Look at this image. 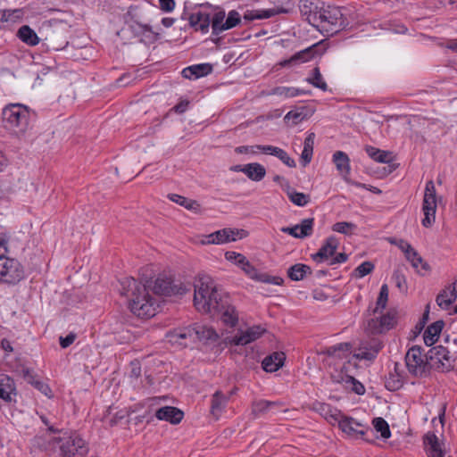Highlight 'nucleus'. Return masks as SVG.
Listing matches in <instances>:
<instances>
[{"label":"nucleus","instance_id":"1","mask_svg":"<svg viewBox=\"0 0 457 457\" xmlns=\"http://www.w3.org/2000/svg\"><path fill=\"white\" fill-rule=\"evenodd\" d=\"M194 287V304L199 312L220 314L222 322L231 328L237 324L236 308L228 303V296L222 295L210 276L199 274Z\"/></svg>","mask_w":457,"mask_h":457},{"label":"nucleus","instance_id":"2","mask_svg":"<svg viewBox=\"0 0 457 457\" xmlns=\"http://www.w3.org/2000/svg\"><path fill=\"white\" fill-rule=\"evenodd\" d=\"M120 284V295L128 298L129 307L135 315L139 318H151L155 315L158 304L145 284L131 277L122 278Z\"/></svg>","mask_w":457,"mask_h":457},{"label":"nucleus","instance_id":"3","mask_svg":"<svg viewBox=\"0 0 457 457\" xmlns=\"http://www.w3.org/2000/svg\"><path fill=\"white\" fill-rule=\"evenodd\" d=\"M34 442L45 450L59 449L60 457H84L88 453L87 443L77 433H65L62 436H54L47 442H43L41 436H35Z\"/></svg>","mask_w":457,"mask_h":457},{"label":"nucleus","instance_id":"4","mask_svg":"<svg viewBox=\"0 0 457 457\" xmlns=\"http://www.w3.org/2000/svg\"><path fill=\"white\" fill-rule=\"evenodd\" d=\"M3 120L5 127L16 132H24L29 127L30 112L26 105L11 104L4 108Z\"/></svg>","mask_w":457,"mask_h":457},{"label":"nucleus","instance_id":"5","mask_svg":"<svg viewBox=\"0 0 457 457\" xmlns=\"http://www.w3.org/2000/svg\"><path fill=\"white\" fill-rule=\"evenodd\" d=\"M344 22L343 13L338 7L324 4L313 26L327 33L334 34L341 29Z\"/></svg>","mask_w":457,"mask_h":457},{"label":"nucleus","instance_id":"6","mask_svg":"<svg viewBox=\"0 0 457 457\" xmlns=\"http://www.w3.org/2000/svg\"><path fill=\"white\" fill-rule=\"evenodd\" d=\"M405 364L408 371L416 378L427 377L430 372V364L428 359H422V349L420 346L411 347L405 355Z\"/></svg>","mask_w":457,"mask_h":457},{"label":"nucleus","instance_id":"7","mask_svg":"<svg viewBox=\"0 0 457 457\" xmlns=\"http://www.w3.org/2000/svg\"><path fill=\"white\" fill-rule=\"evenodd\" d=\"M190 289L179 280L166 275H160L154 282L153 291L155 295L171 296L183 295Z\"/></svg>","mask_w":457,"mask_h":457},{"label":"nucleus","instance_id":"8","mask_svg":"<svg viewBox=\"0 0 457 457\" xmlns=\"http://www.w3.org/2000/svg\"><path fill=\"white\" fill-rule=\"evenodd\" d=\"M337 424L339 428L350 436H360L366 441H373V429L368 426H364L352 417L342 414Z\"/></svg>","mask_w":457,"mask_h":457},{"label":"nucleus","instance_id":"9","mask_svg":"<svg viewBox=\"0 0 457 457\" xmlns=\"http://www.w3.org/2000/svg\"><path fill=\"white\" fill-rule=\"evenodd\" d=\"M23 277L24 270L21 263L15 259L2 256L0 253V281L16 284Z\"/></svg>","mask_w":457,"mask_h":457},{"label":"nucleus","instance_id":"10","mask_svg":"<svg viewBox=\"0 0 457 457\" xmlns=\"http://www.w3.org/2000/svg\"><path fill=\"white\" fill-rule=\"evenodd\" d=\"M219 337L218 334L214 329L211 328H205L198 326L196 328H187L183 329L175 330L171 335V340L174 343H178L181 345H187V343L182 340L190 338H199L207 340H216Z\"/></svg>","mask_w":457,"mask_h":457},{"label":"nucleus","instance_id":"11","mask_svg":"<svg viewBox=\"0 0 457 457\" xmlns=\"http://www.w3.org/2000/svg\"><path fill=\"white\" fill-rule=\"evenodd\" d=\"M426 358L429 361L431 369L445 372L453 368L454 359L450 355L448 349L443 345H436L429 349Z\"/></svg>","mask_w":457,"mask_h":457},{"label":"nucleus","instance_id":"12","mask_svg":"<svg viewBox=\"0 0 457 457\" xmlns=\"http://www.w3.org/2000/svg\"><path fill=\"white\" fill-rule=\"evenodd\" d=\"M422 211L424 218L421 220V224L425 228H430L435 222L436 211V187L432 180L426 183Z\"/></svg>","mask_w":457,"mask_h":457},{"label":"nucleus","instance_id":"13","mask_svg":"<svg viewBox=\"0 0 457 457\" xmlns=\"http://www.w3.org/2000/svg\"><path fill=\"white\" fill-rule=\"evenodd\" d=\"M396 324V312L389 311L380 317L368 320L366 331L371 335L385 334Z\"/></svg>","mask_w":457,"mask_h":457},{"label":"nucleus","instance_id":"14","mask_svg":"<svg viewBox=\"0 0 457 457\" xmlns=\"http://www.w3.org/2000/svg\"><path fill=\"white\" fill-rule=\"evenodd\" d=\"M240 233H245V230L229 228H222L205 236L202 240V244L221 245L228 242H234L237 240V237Z\"/></svg>","mask_w":457,"mask_h":457},{"label":"nucleus","instance_id":"15","mask_svg":"<svg viewBox=\"0 0 457 457\" xmlns=\"http://www.w3.org/2000/svg\"><path fill=\"white\" fill-rule=\"evenodd\" d=\"M383 347V341L376 337L370 338L361 343L356 357L361 360L373 361Z\"/></svg>","mask_w":457,"mask_h":457},{"label":"nucleus","instance_id":"16","mask_svg":"<svg viewBox=\"0 0 457 457\" xmlns=\"http://www.w3.org/2000/svg\"><path fill=\"white\" fill-rule=\"evenodd\" d=\"M338 246V239L335 236H330L325 240L319 251L312 254V259L317 263L323 262L335 255Z\"/></svg>","mask_w":457,"mask_h":457},{"label":"nucleus","instance_id":"17","mask_svg":"<svg viewBox=\"0 0 457 457\" xmlns=\"http://www.w3.org/2000/svg\"><path fill=\"white\" fill-rule=\"evenodd\" d=\"M324 3L320 0H300L299 9L306 21L313 26L317 22V16L320 14Z\"/></svg>","mask_w":457,"mask_h":457},{"label":"nucleus","instance_id":"18","mask_svg":"<svg viewBox=\"0 0 457 457\" xmlns=\"http://www.w3.org/2000/svg\"><path fill=\"white\" fill-rule=\"evenodd\" d=\"M189 25L195 31L207 33L211 25V13L204 10L198 9L191 12L187 17Z\"/></svg>","mask_w":457,"mask_h":457},{"label":"nucleus","instance_id":"19","mask_svg":"<svg viewBox=\"0 0 457 457\" xmlns=\"http://www.w3.org/2000/svg\"><path fill=\"white\" fill-rule=\"evenodd\" d=\"M313 218L304 219L300 224L294 227H283L281 231L283 233L289 234L295 238H304L312 234L313 231Z\"/></svg>","mask_w":457,"mask_h":457},{"label":"nucleus","instance_id":"20","mask_svg":"<svg viewBox=\"0 0 457 457\" xmlns=\"http://www.w3.org/2000/svg\"><path fill=\"white\" fill-rule=\"evenodd\" d=\"M16 386L13 378L7 375H0V398L7 403H16Z\"/></svg>","mask_w":457,"mask_h":457},{"label":"nucleus","instance_id":"21","mask_svg":"<svg viewBox=\"0 0 457 457\" xmlns=\"http://www.w3.org/2000/svg\"><path fill=\"white\" fill-rule=\"evenodd\" d=\"M264 331L265 329L262 328L260 326H254L242 332L239 336H234L227 339L230 345H245L259 338Z\"/></svg>","mask_w":457,"mask_h":457},{"label":"nucleus","instance_id":"22","mask_svg":"<svg viewBox=\"0 0 457 457\" xmlns=\"http://www.w3.org/2000/svg\"><path fill=\"white\" fill-rule=\"evenodd\" d=\"M312 409L320 414L331 425L337 423L343 414L340 410L325 403L316 402L313 403Z\"/></svg>","mask_w":457,"mask_h":457},{"label":"nucleus","instance_id":"23","mask_svg":"<svg viewBox=\"0 0 457 457\" xmlns=\"http://www.w3.org/2000/svg\"><path fill=\"white\" fill-rule=\"evenodd\" d=\"M442 445L443 443L434 433H428L424 436L425 451L428 457H445Z\"/></svg>","mask_w":457,"mask_h":457},{"label":"nucleus","instance_id":"24","mask_svg":"<svg viewBox=\"0 0 457 457\" xmlns=\"http://www.w3.org/2000/svg\"><path fill=\"white\" fill-rule=\"evenodd\" d=\"M155 417L160 420L179 424L184 417V412L173 406H164L156 411Z\"/></svg>","mask_w":457,"mask_h":457},{"label":"nucleus","instance_id":"25","mask_svg":"<svg viewBox=\"0 0 457 457\" xmlns=\"http://www.w3.org/2000/svg\"><path fill=\"white\" fill-rule=\"evenodd\" d=\"M317 54V45H313L302 51L297 52L289 59L281 61L279 65L282 67L290 66L297 62H305L312 60Z\"/></svg>","mask_w":457,"mask_h":457},{"label":"nucleus","instance_id":"26","mask_svg":"<svg viewBox=\"0 0 457 457\" xmlns=\"http://www.w3.org/2000/svg\"><path fill=\"white\" fill-rule=\"evenodd\" d=\"M260 151L263 154H270L278 158L284 164L290 168L295 167L296 163L294 159H292L288 154L283 150L282 148L265 145H258L257 146Z\"/></svg>","mask_w":457,"mask_h":457},{"label":"nucleus","instance_id":"27","mask_svg":"<svg viewBox=\"0 0 457 457\" xmlns=\"http://www.w3.org/2000/svg\"><path fill=\"white\" fill-rule=\"evenodd\" d=\"M286 355L283 352H274L263 359L262 365L265 371L275 372L284 365Z\"/></svg>","mask_w":457,"mask_h":457},{"label":"nucleus","instance_id":"28","mask_svg":"<svg viewBox=\"0 0 457 457\" xmlns=\"http://www.w3.org/2000/svg\"><path fill=\"white\" fill-rule=\"evenodd\" d=\"M287 10L280 7V8H270L266 10H250L246 11L244 14V20L251 21L253 20H262L268 19L273 17L279 13H287Z\"/></svg>","mask_w":457,"mask_h":457},{"label":"nucleus","instance_id":"29","mask_svg":"<svg viewBox=\"0 0 457 457\" xmlns=\"http://www.w3.org/2000/svg\"><path fill=\"white\" fill-rule=\"evenodd\" d=\"M444 326V320H440L433 322L426 328L423 335V339L426 345L431 346L438 340Z\"/></svg>","mask_w":457,"mask_h":457},{"label":"nucleus","instance_id":"30","mask_svg":"<svg viewBox=\"0 0 457 457\" xmlns=\"http://www.w3.org/2000/svg\"><path fill=\"white\" fill-rule=\"evenodd\" d=\"M212 71V68L209 63H201L185 68L182 71V76L185 79H195L208 75Z\"/></svg>","mask_w":457,"mask_h":457},{"label":"nucleus","instance_id":"31","mask_svg":"<svg viewBox=\"0 0 457 457\" xmlns=\"http://www.w3.org/2000/svg\"><path fill=\"white\" fill-rule=\"evenodd\" d=\"M228 396L225 395L221 391H216L212 397L211 413L213 417L218 419L222 411L225 410Z\"/></svg>","mask_w":457,"mask_h":457},{"label":"nucleus","instance_id":"32","mask_svg":"<svg viewBox=\"0 0 457 457\" xmlns=\"http://www.w3.org/2000/svg\"><path fill=\"white\" fill-rule=\"evenodd\" d=\"M332 378L334 382L351 384L353 386L352 391L359 395H362L365 393L364 386L352 376L340 372L337 376L333 375Z\"/></svg>","mask_w":457,"mask_h":457},{"label":"nucleus","instance_id":"33","mask_svg":"<svg viewBox=\"0 0 457 457\" xmlns=\"http://www.w3.org/2000/svg\"><path fill=\"white\" fill-rule=\"evenodd\" d=\"M132 31L137 36H144L150 42H154L159 38V33L153 30L152 27L148 24H142L138 21H133L130 25Z\"/></svg>","mask_w":457,"mask_h":457},{"label":"nucleus","instance_id":"34","mask_svg":"<svg viewBox=\"0 0 457 457\" xmlns=\"http://www.w3.org/2000/svg\"><path fill=\"white\" fill-rule=\"evenodd\" d=\"M333 162L337 170L344 176L350 174V159L348 155L343 151H337L333 154Z\"/></svg>","mask_w":457,"mask_h":457},{"label":"nucleus","instance_id":"35","mask_svg":"<svg viewBox=\"0 0 457 457\" xmlns=\"http://www.w3.org/2000/svg\"><path fill=\"white\" fill-rule=\"evenodd\" d=\"M244 173L253 181H261L266 175L265 168L257 162L244 165Z\"/></svg>","mask_w":457,"mask_h":457},{"label":"nucleus","instance_id":"36","mask_svg":"<svg viewBox=\"0 0 457 457\" xmlns=\"http://www.w3.org/2000/svg\"><path fill=\"white\" fill-rule=\"evenodd\" d=\"M314 140L315 134L313 132L309 133L304 139L303 149L301 154V162L304 167L307 164H309L312 161L313 154Z\"/></svg>","mask_w":457,"mask_h":457},{"label":"nucleus","instance_id":"37","mask_svg":"<svg viewBox=\"0 0 457 457\" xmlns=\"http://www.w3.org/2000/svg\"><path fill=\"white\" fill-rule=\"evenodd\" d=\"M308 274H312V269L303 263L292 265L287 270V276L293 281L303 280Z\"/></svg>","mask_w":457,"mask_h":457},{"label":"nucleus","instance_id":"38","mask_svg":"<svg viewBox=\"0 0 457 457\" xmlns=\"http://www.w3.org/2000/svg\"><path fill=\"white\" fill-rule=\"evenodd\" d=\"M17 37L25 44L34 46L39 43L37 33L28 25L21 26L17 31Z\"/></svg>","mask_w":457,"mask_h":457},{"label":"nucleus","instance_id":"39","mask_svg":"<svg viewBox=\"0 0 457 457\" xmlns=\"http://www.w3.org/2000/svg\"><path fill=\"white\" fill-rule=\"evenodd\" d=\"M284 190L287 192L289 200L297 206H305L310 202L309 195L295 191L290 187L288 182L286 183Z\"/></svg>","mask_w":457,"mask_h":457},{"label":"nucleus","instance_id":"40","mask_svg":"<svg viewBox=\"0 0 457 457\" xmlns=\"http://www.w3.org/2000/svg\"><path fill=\"white\" fill-rule=\"evenodd\" d=\"M366 152L368 155L374 161L380 163H388L392 161L391 153L382 151L373 146H367Z\"/></svg>","mask_w":457,"mask_h":457},{"label":"nucleus","instance_id":"41","mask_svg":"<svg viewBox=\"0 0 457 457\" xmlns=\"http://www.w3.org/2000/svg\"><path fill=\"white\" fill-rule=\"evenodd\" d=\"M168 198L170 201L185 207L187 210L197 211L200 207L199 204L196 201L187 199L180 195L170 194L168 195Z\"/></svg>","mask_w":457,"mask_h":457},{"label":"nucleus","instance_id":"42","mask_svg":"<svg viewBox=\"0 0 457 457\" xmlns=\"http://www.w3.org/2000/svg\"><path fill=\"white\" fill-rule=\"evenodd\" d=\"M225 11L219 10L216 11L213 14H211V24L212 29V34L218 36L222 32V25L225 22Z\"/></svg>","mask_w":457,"mask_h":457},{"label":"nucleus","instance_id":"43","mask_svg":"<svg viewBox=\"0 0 457 457\" xmlns=\"http://www.w3.org/2000/svg\"><path fill=\"white\" fill-rule=\"evenodd\" d=\"M405 258L407 259V261L411 262V266L419 272L420 270L418 269L420 265L421 267V270H429V265L426 262H424L422 257L418 253V252L414 248H412L411 251L408 252V253L405 255Z\"/></svg>","mask_w":457,"mask_h":457},{"label":"nucleus","instance_id":"44","mask_svg":"<svg viewBox=\"0 0 457 457\" xmlns=\"http://www.w3.org/2000/svg\"><path fill=\"white\" fill-rule=\"evenodd\" d=\"M306 81L322 91H327L328 89V85L324 81L319 67H315L312 71V76L307 78Z\"/></svg>","mask_w":457,"mask_h":457},{"label":"nucleus","instance_id":"45","mask_svg":"<svg viewBox=\"0 0 457 457\" xmlns=\"http://www.w3.org/2000/svg\"><path fill=\"white\" fill-rule=\"evenodd\" d=\"M305 93L306 92L302 89L292 87H276L271 90L270 94L285 97H294Z\"/></svg>","mask_w":457,"mask_h":457},{"label":"nucleus","instance_id":"46","mask_svg":"<svg viewBox=\"0 0 457 457\" xmlns=\"http://www.w3.org/2000/svg\"><path fill=\"white\" fill-rule=\"evenodd\" d=\"M275 405V402L265 400L254 402L252 405V413L254 415V417H258L263 413H266L271 407Z\"/></svg>","mask_w":457,"mask_h":457},{"label":"nucleus","instance_id":"47","mask_svg":"<svg viewBox=\"0 0 457 457\" xmlns=\"http://www.w3.org/2000/svg\"><path fill=\"white\" fill-rule=\"evenodd\" d=\"M403 383L400 374H395L389 372L388 376L386 377L385 386L389 391H396L403 386Z\"/></svg>","mask_w":457,"mask_h":457},{"label":"nucleus","instance_id":"48","mask_svg":"<svg viewBox=\"0 0 457 457\" xmlns=\"http://www.w3.org/2000/svg\"><path fill=\"white\" fill-rule=\"evenodd\" d=\"M388 301V287L386 284H383L380 287L379 295L377 299L376 307L372 310V313L376 314L378 310L385 309Z\"/></svg>","mask_w":457,"mask_h":457},{"label":"nucleus","instance_id":"49","mask_svg":"<svg viewBox=\"0 0 457 457\" xmlns=\"http://www.w3.org/2000/svg\"><path fill=\"white\" fill-rule=\"evenodd\" d=\"M372 424L374 426V428L377 432H380L381 436L384 439H387L391 436V432L389 429V426L387 422L383 418H375L372 421Z\"/></svg>","mask_w":457,"mask_h":457},{"label":"nucleus","instance_id":"50","mask_svg":"<svg viewBox=\"0 0 457 457\" xmlns=\"http://www.w3.org/2000/svg\"><path fill=\"white\" fill-rule=\"evenodd\" d=\"M451 299V287L449 286L445 287L443 290L439 292L436 295V302L437 305L443 310H447L451 304H448V301Z\"/></svg>","mask_w":457,"mask_h":457},{"label":"nucleus","instance_id":"51","mask_svg":"<svg viewBox=\"0 0 457 457\" xmlns=\"http://www.w3.org/2000/svg\"><path fill=\"white\" fill-rule=\"evenodd\" d=\"M241 21L240 15L237 11H230L228 17L225 18V22L222 25V32L236 27Z\"/></svg>","mask_w":457,"mask_h":457},{"label":"nucleus","instance_id":"52","mask_svg":"<svg viewBox=\"0 0 457 457\" xmlns=\"http://www.w3.org/2000/svg\"><path fill=\"white\" fill-rule=\"evenodd\" d=\"M392 279L395 282L396 287L402 293H406L408 289L405 276L401 272L400 270H395L393 273Z\"/></svg>","mask_w":457,"mask_h":457},{"label":"nucleus","instance_id":"53","mask_svg":"<svg viewBox=\"0 0 457 457\" xmlns=\"http://www.w3.org/2000/svg\"><path fill=\"white\" fill-rule=\"evenodd\" d=\"M356 228V225L352 222L340 221L333 225L332 230L344 235H351L352 231Z\"/></svg>","mask_w":457,"mask_h":457},{"label":"nucleus","instance_id":"54","mask_svg":"<svg viewBox=\"0 0 457 457\" xmlns=\"http://www.w3.org/2000/svg\"><path fill=\"white\" fill-rule=\"evenodd\" d=\"M373 270L374 264L371 262H364L353 270V273L356 278H361L371 273Z\"/></svg>","mask_w":457,"mask_h":457},{"label":"nucleus","instance_id":"55","mask_svg":"<svg viewBox=\"0 0 457 457\" xmlns=\"http://www.w3.org/2000/svg\"><path fill=\"white\" fill-rule=\"evenodd\" d=\"M255 279L263 283L273 284L278 286L282 285L284 282V279L282 278L270 276L267 273H258Z\"/></svg>","mask_w":457,"mask_h":457},{"label":"nucleus","instance_id":"56","mask_svg":"<svg viewBox=\"0 0 457 457\" xmlns=\"http://www.w3.org/2000/svg\"><path fill=\"white\" fill-rule=\"evenodd\" d=\"M225 257L228 261L233 262L235 264L238 265L239 267L243 264L246 263V257L243 255L242 253H236L233 251H228L225 253Z\"/></svg>","mask_w":457,"mask_h":457},{"label":"nucleus","instance_id":"57","mask_svg":"<svg viewBox=\"0 0 457 457\" xmlns=\"http://www.w3.org/2000/svg\"><path fill=\"white\" fill-rule=\"evenodd\" d=\"M34 387L37 390H38L40 393H42L44 395L48 397L49 399L54 397V394H53L52 389L50 388L48 384H46V382H44L42 380H39L37 383H36Z\"/></svg>","mask_w":457,"mask_h":457},{"label":"nucleus","instance_id":"58","mask_svg":"<svg viewBox=\"0 0 457 457\" xmlns=\"http://www.w3.org/2000/svg\"><path fill=\"white\" fill-rule=\"evenodd\" d=\"M23 378L33 386L40 380L37 375L29 369L23 370Z\"/></svg>","mask_w":457,"mask_h":457},{"label":"nucleus","instance_id":"59","mask_svg":"<svg viewBox=\"0 0 457 457\" xmlns=\"http://www.w3.org/2000/svg\"><path fill=\"white\" fill-rule=\"evenodd\" d=\"M241 269L248 275L251 278H256L258 270L246 260V263L240 266Z\"/></svg>","mask_w":457,"mask_h":457},{"label":"nucleus","instance_id":"60","mask_svg":"<svg viewBox=\"0 0 457 457\" xmlns=\"http://www.w3.org/2000/svg\"><path fill=\"white\" fill-rule=\"evenodd\" d=\"M336 350L337 353H340L343 355V357H345L352 349V345L350 343H339L337 345H335Z\"/></svg>","mask_w":457,"mask_h":457},{"label":"nucleus","instance_id":"61","mask_svg":"<svg viewBox=\"0 0 457 457\" xmlns=\"http://www.w3.org/2000/svg\"><path fill=\"white\" fill-rule=\"evenodd\" d=\"M76 334L75 333H70L69 335H67L65 337H60V345L62 347V348H67L69 347L71 345L73 344V342L75 341L76 339Z\"/></svg>","mask_w":457,"mask_h":457},{"label":"nucleus","instance_id":"62","mask_svg":"<svg viewBox=\"0 0 457 457\" xmlns=\"http://www.w3.org/2000/svg\"><path fill=\"white\" fill-rule=\"evenodd\" d=\"M258 145H250V146L249 145L237 146L235 149V152L237 154H249V153L255 154L256 150H259L258 147H257Z\"/></svg>","mask_w":457,"mask_h":457},{"label":"nucleus","instance_id":"63","mask_svg":"<svg viewBox=\"0 0 457 457\" xmlns=\"http://www.w3.org/2000/svg\"><path fill=\"white\" fill-rule=\"evenodd\" d=\"M160 8L164 12H171L175 7L174 0H159Z\"/></svg>","mask_w":457,"mask_h":457},{"label":"nucleus","instance_id":"64","mask_svg":"<svg viewBox=\"0 0 457 457\" xmlns=\"http://www.w3.org/2000/svg\"><path fill=\"white\" fill-rule=\"evenodd\" d=\"M130 377L138 378L141 375V367L137 361H131Z\"/></svg>","mask_w":457,"mask_h":457}]
</instances>
